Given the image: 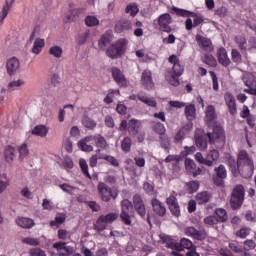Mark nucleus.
Here are the masks:
<instances>
[{
  "label": "nucleus",
  "instance_id": "nucleus-43",
  "mask_svg": "<svg viewBox=\"0 0 256 256\" xmlns=\"http://www.w3.org/2000/svg\"><path fill=\"white\" fill-rule=\"evenodd\" d=\"M94 229L98 233H101V231H105L107 229V222L100 216L96 223L94 224Z\"/></svg>",
  "mask_w": 256,
  "mask_h": 256
},
{
  "label": "nucleus",
  "instance_id": "nucleus-38",
  "mask_svg": "<svg viewBox=\"0 0 256 256\" xmlns=\"http://www.w3.org/2000/svg\"><path fill=\"white\" fill-rule=\"evenodd\" d=\"M196 108H195V104H189L188 106H186L185 108V115L188 119V121H193L196 117Z\"/></svg>",
  "mask_w": 256,
  "mask_h": 256
},
{
  "label": "nucleus",
  "instance_id": "nucleus-16",
  "mask_svg": "<svg viewBox=\"0 0 256 256\" xmlns=\"http://www.w3.org/2000/svg\"><path fill=\"white\" fill-rule=\"evenodd\" d=\"M194 139L196 146L198 149H200V151L207 150V135H205V131L197 129L194 134Z\"/></svg>",
  "mask_w": 256,
  "mask_h": 256
},
{
  "label": "nucleus",
  "instance_id": "nucleus-44",
  "mask_svg": "<svg viewBox=\"0 0 256 256\" xmlns=\"http://www.w3.org/2000/svg\"><path fill=\"white\" fill-rule=\"evenodd\" d=\"M125 13H128L131 17H135L137 13H139V7L137 6V3H130L125 8Z\"/></svg>",
  "mask_w": 256,
  "mask_h": 256
},
{
  "label": "nucleus",
  "instance_id": "nucleus-8",
  "mask_svg": "<svg viewBox=\"0 0 256 256\" xmlns=\"http://www.w3.org/2000/svg\"><path fill=\"white\" fill-rule=\"evenodd\" d=\"M98 191L102 201L105 203H109L111 199H117V197H119V192H117V190H113L103 182H99Z\"/></svg>",
  "mask_w": 256,
  "mask_h": 256
},
{
  "label": "nucleus",
  "instance_id": "nucleus-3",
  "mask_svg": "<svg viewBox=\"0 0 256 256\" xmlns=\"http://www.w3.org/2000/svg\"><path fill=\"white\" fill-rule=\"evenodd\" d=\"M91 141H94L98 149H107L108 147L107 140L105 139V137H103V135L94 134V135H90L82 138L78 142V148L81 149V151H85L86 153H91V151H93V147L87 144V143H91Z\"/></svg>",
  "mask_w": 256,
  "mask_h": 256
},
{
  "label": "nucleus",
  "instance_id": "nucleus-33",
  "mask_svg": "<svg viewBox=\"0 0 256 256\" xmlns=\"http://www.w3.org/2000/svg\"><path fill=\"white\" fill-rule=\"evenodd\" d=\"M211 199V193L207 191L200 192L196 195V200L198 205H205V203H209Z\"/></svg>",
  "mask_w": 256,
  "mask_h": 256
},
{
  "label": "nucleus",
  "instance_id": "nucleus-35",
  "mask_svg": "<svg viewBox=\"0 0 256 256\" xmlns=\"http://www.w3.org/2000/svg\"><path fill=\"white\" fill-rule=\"evenodd\" d=\"M234 43L238 45V49H240V51H247V38H245V36L243 35L235 36Z\"/></svg>",
  "mask_w": 256,
  "mask_h": 256
},
{
  "label": "nucleus",
  "instance_id": "nucleus-28",
  "mask_svg": "<svg viewBox=\"0 0 256 256\" xmlns=\"http://www.w3.org/2000/svg\"><path fill=\"white\" fill-rule=\"evenodd\" d=\"M13 3H15V0H6L2 11L0 12V25H3V21H5V18L9 15V11H11Z\"/></svg>",
  "mask_w": 256,
  "mask_h": 256
},
{
  "label": "nucleus",
  "instance_id": "nucleus-36",
  "mask_svg": "<svg viewBox=\"0 0 256 256\" xmlns=\"http://www.w3.org/2000/svg\"><path fill=\"white\" fill-rule=\"evenodd\" d=\"M137 98L142 103H145V105H148V107H157V100L153 97H147L145 95L138 94Z\"/></svg>",
  "mask_w": 256,
  "mask_h": 256
},
{
  "label": "nucleus",
  "instance_id": "nucleus-4",
  "mask_svg": "<svg viewBox=\"0 0 256 256\" xmlns=\"http://www.w3.org/2000/svg\"><path fill=\"white\" fill-rule=\"evenodd\" d=\"M127 49V40L125 38L118 39L115 43L110 44L106 48V56L110 59H119L125 54Z\"/></svg>",
  "mask_w": 256,
  "mask_h": 256
},
{
  "label": "nucleus",
  "instance_id": "nucleus-42",
  "mask_svg": "<svg viewBox=\"0 0 256 256\" xmlns=\"http://www.w3.org/2000/svg\"><path fill=\"white\" fill-rule=\"evenodd\" d=\"M216 115H215V107L213 106H208L206 109V122L211 125L214 120L216 119Z\"/></svg>",
  "mask_w": 256,
  "mask_h": 256
},
{
  "label": "nucleus",
  "instance_id": "nucleus-19",
  "mask_svg": "<svg viewBox=\"0 0 256 256\" xmlns=\"http://www.w3.org/2000/svg\"><path fill=\"white\" fill-rule=\"evenodd\" d=\"M141 83L145 89L151 91V89H155V83L153 82V73L151 70H144L141 77Z\"/></svg>",
  "mask_w": 256,
  "mask_h": 256
},
{
  "label": "nucleus",
  "instance_id": "nucleus-15",
  "mask_svg": "<svg viewBox=\"0 0 256 256\" xmlns=\"http://www.w3.org/2000/svg\"><path fill=\"white\" fill-rule=\"evenodd\" d=\"M6 69L8 75L10 77H14V75H17V73H19V69H21V62L18 60L17 57H12L7 60Z\"/></svg>",
  "mask_w": 256,
  "mask_h": 256
},
{
  "label": "nucleus",
  "instance_id": "nucleus-46",
  "mask_svg": "<svg viewBox=\"0 0 256 256\" xmlns=\"http://www.w3.org/2000/svg\"><path fill=\"white\" fill-rule=\"evenodd\" d=\"M49 55L56 57V59H61L63 57V48L61 46H52L49 49Z\"/></svg>",
  "mask_w": 256,
  "mask_h": 256
},
{
  "label": "nucleus",
  "instance_id": "nucleus-13",
  "mask_svg": "<svg viewBox=\"0 0 256 256\" xmlns=\"http://www.w3.org/2000/svg\"><path fill=\"white\" fill-rule=\"evenodd\" d=\"M111 73L117 85H119L122 88L128 86L129 81H127V78L125 77V74L122 73L121 69H119L118 67H112Z\"/></svg>",
  "mask_w": 256,
  "mask_h": 256
},
{
  "label": "nucleus",
  "instance_id": "nucleus-41",
  "mask_svg": "<svg viewBox=\"0 0 256 256\" xmlns=\"http://www.w3.org/2000/svg\"><path fill=\"white\" fill-rule=\"evenodd\" d=\"M159 140H160V145H161L162 149H165V151L167 153H169V151L171 149V143L169 141V136H167L166 134H162L159 136Z\"/></svg>",
  "mask_w": 256,
  "mask_h": 256
},
{
  "label": "nucleus",
  "instance_id": "nucleus-64",
  "mask_svg": "<svg viewBox=\"0 0 256 256\" xmlns=\"http://www.w3.org/2000/svg\"><path fill=\"white\" fill-rule=\"evenodd\" d=\"M253 49H256V38L250 37L247 43L246 51H253Z\"/></svg>",
  "mask_w": 256,
  "mask_h": 256
},
{
  "label": "nucleus",
  "instance_id": "nucleus-48",
  "mask_svg": "<svg viewBox=\"0 0 256 256\" xmlns=\"http://www.w3.org/2000/svg\"><path fill=\"white\" fill-rule=\"evenodd\" d=\"M186 189H187V192L190 194L196 193V191L199 190V181L192 180L186 183Z\"/></svg>",
  "mask_w": 256,
  "mask_h": 256
},
{
  "label": "nucleus",
  "instance_id": "nucleus-39",
  "mask_svg": "<svg viewBox=\"0 0 256 256\" xmlns=\"http://www.w3.org/2000/svg\"><path fill=\"white\" fill-rule=\"evenodd\" d=\"M152 131H154V133H157L159 137L167 133V129H165V125L161 122H154L152 124Z\"/></svg>",
  "mask_w": 256,
  "mask_h": 256
},
{
  "label": "nucleus",
  "instance_id": "nucleus-32",
  "mask_svg": "<svg viewBox=\"0 0 256 256\" xmlns=\"http://www.w3.org/2000/svg\"><path fill=\"white\" fill-rule=\"evenodd\" d=\"M4 158L7 161V163H13V161L15 160V148L13 146H6L4 150Z\"/></svg>",
  "mask_w": 256,
  "mask_h": 256
},
{
  "label": "nucleus",
  "instance_id": "nucleus-58",
  "mask_svg": "<svg viewBox=\"0 0 256 256\" xmlns=\"http://www.w3.org/2000/svg\"><path fill=\"white\" fill-rule=\"evenodd\" d=\"M101 217L104 219V222L107 223H113V221H117V218L119 215L117 213H108L106 215H101Z\"/></svg>",
  "mask_w": 256,
  "mask_h": 256
},
{
  "label": "nucleus",
  "instance_id": "nucleus-29",
  "mask_svg": "<svg viewBox=\"0 0 256 256\" xmlns=\"http://www.w3.org/2000/svg\"><path fill=\"white\" fill-rule=\"evenodd\" d=\"M113 41V36L109 33H105L101 36L100 40L98 41L99 49L105 51L107 49V45H109Z\"/></svg>",
  "mask_w": 256,
  "mask_h": 256
},
{
  "label": "nucleus",
  "instance_id": "nucleus-17",
  "mask_svg": "<svg viewBox=\"0 0 256 256\" xmlns=\"http://www.w3.org/2000/svg\"><path fill=\"white\" fill-rule=\"evenodd\" d=\"M224 101L230 115H235L237 113V101L235 100V96L231 92H226L224 94Z\"/></svg>",
  "mask_w": 256,
  "mask_h": 256
},
{
  "label": "nucleus",
  "instance_id": "nucleus-14",
  "mask_svg": "<svg viewBox=\"0 0 256 256\" xmlns=\"http://www.w3.org/2000/svg\"><path fill=\"white\" fill-rule=\"evenodd\" d=\"M168 247H171V249H175V251H184V249H187L190 251L191 249H195V246L193 245V242L187 238H182L179 243H167Z\"/></svg>",
  "mask_w": 256,
  "mask_h": 256
},
{
  "label": "nucleus",
  "instance_id": "nucleus-45",
  "mask_svg": "<svg viewBox=\"0 0 256 256\" xmlns=\"http://www.w3.org/2000/svg\"><path fill=\"white\" fill-rule=\"evenodd\" d=\"M133 211V203L129 199L121 201V213H130Z\"/></svg>",
  "mask_w": 256,
  "mask_h": 256
},
{
  "label": "nucleus",
  "instance_id": "nucleus-26",
  "mask_svg": "<svg viewBox=\"0 0 256 256\" xmlns=\"http://www.w3.org/2000/svg\"><path fill=\"white\" fill-rule=\"evenodd\" d=\"M16 225L22 229H32V227H35V220L27 217H18L16 219Z\"/></svg>",
  "mask_w": 256,
  "mask_h": 256
},
{
  "label": "nucleus",
  "instance_id": "nucleus-27",
  "mask_svg": "<svg viewBox=\"0 0 256 256\" xmlns=\"http://www.w3.org/2000/svg\"><path fill=\"white\" fill-rule=\"evenodd\" d=\"M196 40L199 43V45L203 51H208V52L213 51V45L211 44V40H209L201 35H197Z\"/></svg>",
  "mask_w": 256,
  "mask_h": 256
},
{
  "label": "nucleus",
  "instance_id": "nucleus-5",
  "mask_svg": "<svg viewBox=\"0 0 256 256\" xmlns=\"http://www.w3.org/2000/svg\"><path fill=\"white\" fill-rule=\"evenodd\" d=\"M206 137H208L210 145H214L216 149H223L225 147L226 138L223 127L219 125L214 126L213 133L208 132Z\"/></svg>",
  "mask_w": 256,
  "mask_h": 256
},
{
  "label": "nucleus",
  "instance_id": "nucleus-34",
  "mask_svg": "<svg viewBox=\"0 0 256 256\" xmlns=\"http://www.w3.org/2000/svg\"><path fill=\"white\" fill-rule=\"evenodd\" d=\"M48 133L49 129L45 125H37L32 130V135H36V137H47Z\"/></svg>",
  "mask_w": 256,
  "mask_h": 256
},
{
  "label": "nucleus",
  "instance_id": "nucleus-18",
  "mask_svg": "<svg viewBox=\"0 0 256 256\" xmlns=\"http://www.w3.org/2000/svg\"><path fill=\"white\" fill-rule=\"evenodd\" d=\"M166 203L169 207L170 213L174 217H180L181 216V208L179 207V202H177V197L170 196L166 199Z\"/></svg>",
  "mask_w": 256,
  "mask_h": 256
},
{
  "label": "nucleus",
  "instance_id": "nucleus-61",
  "mask_svg": "<svg viewBox=\"0 0 256 256\" xmlns=\"http://www.w3.org/2000/svg\"><path fill=\"white\" fill-rule=\"evenodd\" d=\"M30 256H47V254L41 248H31L29 250Z\"/></svg>",
  "mask_w": 256,
  "mask_h": 256
},
{
  "label": "nucleus",
  "instance_id": "nucleus-49",
  "mask_svg": "<svg viewBox=\"0 0 256 256\" xmlns=\"http://www.w3.org/2000/svg\"><path fill=\"white\" fill-rule=\"evenodd\" d=\"M215 213L220 223H225V221H227L228 216H227V211L225 209L218 208L215 210Z\"/></svg>",
  "mask_w": 256,
  "mask_h": 256
},
{
  "label": "nucleus",
  "instance_id": "nucleus-63",
  "mask_svg": "<svg viewBox=\"0 0 256 256\" xmlns=\"http://www.w3.org/2000/svg\"><path fill=\"white\" fill-rule=\"evenodd\" d=\"M120 219L126 225H131V215H129V212H121L120 213Z\"/></svg>",
  "mask_w": 256,
  "mask_h": 256
},
{
  "label": "nucleus",
  "instance_id": "nucleus-60",
  "mask_svg": "<svg viewBox=\"0 0 256 256\" xmlns=\"http://www.w3.org/2000/svg\"><path fill=\"white\" fill-rule=\"evenodd\" d=\"M204 223L205 225H217V223H219V218H217V216H207L206 218H204Z\"/></svg>",
  "mask_w": 256,
  "mask_h": 256
},
{
  "label": "nucleus",
  "instance_id": "nucleus-7",
  "mask_svg": "<svg viewBox=\"0 0 256 256\" xmlns=\"http://www.w3.org/2000/svg\"><path fill=\"white\" fill-rule=\"evenodd\" d=\"M245 201V187L241 184H237L231 193L230 205L232 209H239Z\"/></svg>",
  "mask_w": 256,
  "mask_h": 256
},
{
  "label": "nucleus",
  "instance_id": "nucleus-52",
  "mask_svg": "<svg viewBox=\"0 0 256 256\" xmlns=\"http://www.w3.org/2000/svg\"><path fill=\"white\" fill-rule=\"evenodd\" d=\"M115 95H121V92L119 91V89H110L107 96L104 98V102L107 103L108 105L113 103V97H115Z\"/></svg>",
  "mask_w": 256,
  "mask_h": 256
},
{
  "label": "nucleus",
  "instance_id": "nucleus-21",
  "mask_svg": "<svg viewBox=\"0 0 256 256\" xmlns=\"http://www.w3.org/2000/svg\"><path fill=\"white\" fill-rule=\"evenodd\" d=\"M191 129H193V122H189L181 127L174 137V143H181L185 139V135H189Z\"/></svg>",
  "mask_w": 256,
  "mask_h": 256
},
{
  "label": "nucleus",
  "instance_id": "nucleus-62",
  "mask_svg": "<svg viewBox=\"0 0 256 256\" xmlns=\"http://www.w3.org/2000/svg\"><path fill=\"white\" fill-rule=\"evenodd\" d=\"M18 151L20 153V159H23L24 157H27V155H29V149H27L26 143L22 144L19 147Z\"/></svg>",
  "mask_w": 256,
  "mask_h": 256
},
{
  "label": "nucleus",
  "instance_id": "nucleus-20",
  "mask_svg": "<svg viewBox=\"0 0 256 256\" xmlns=\"http://www.w3.org/2000/svg\"><path fill=\"white\" fill-rule=\"evenodd\" d=\"M185 169L188 175H191L192 177H197L198 175H201V168H197V164H195V161L191 160V158L185 159Z\"/></svg>",
  "mask_w": 256,
  "mask_h": 256
},
{
  "label": "nucleus",
  "instance_id": "nucleus-59",
  "mask_svg": "<svg viewBox=\"0 0 256 256\" xmlns=\"http://www.w3.org/2000/svg\"><path fill=\"white\" fill-rule=\"evenodd\" d=\"M197 151V148L195 146H185L184 150L181 152L182 157H187L189 155H193Z\"/></svg>",
  "mask_w": 256,
  "mask_h": 256
},
{
  "label": "nucleus",
  "instance_id": "nucleus-40",
  "mask_svg": "<svg viewBox=\"0 0 256 256\" xmlns=\"http://www.w3.org/2000/svg\"><path fill=\"white\" fill-rule=\"evenodd\" d=\"M231 60L236 65H241V63H243V55H241V52H239L237 48L231 50Z\"/></svg>",
  "mask_w": 256,
  "mask_h": 256
},
{
  "label": "nucleus",
  "instance_id": "nucleus-55",
  "mask_svg": "<svg viewBox=\"0 0 256 256\" xmlns=\"http://www.w3.org/2000/svg\"><path fill=\"white\" fill-rule=\"evenodd\" d=\"M23 85H25V81H23L22 79H18V80H14V81H11L10 83H8L7 87L11 91H15V89H17Z\"/></svg>",
  "mask_w": 256,
  "mask_h": 256
},
{
  "label": "nucleus",
  "instance_id": "nucleus-54",
  "mask_svg": "<svg viewBox=\"0 0 256 256\" xmlns=\"http://www.w3.org/2000/svg\"><path fill=\"white\" fill-rule=\"evenodd\" d=\"M65 214H58L55 217V221H51L50 222V226L51 227H59V225H63V223H65Z\"/></svg>",
  "mask_w": 256,
  "mask_h": 256
},
{
  "label": "nucleus",
  "instance_id": "nucleus-37",
  "mask_svg": "<svg viewBox=\"0 0 256 256\" xmlns=\"http://www.w3.org/2000/svg\"><path fill=\"white\" fill-rule=\"evenodd\" d=\"M43 47H45V39L37 38L34 41V44L32 47V53H34L35 55H39Z\"/></svg>",
  "mask_w": 256,
  "mask_h": 256
},
{
  "label": "nucleus",
  "instance_id": "nucleus-24",
  "mask_svg": "<svg viewBox=\"0 0 256 256\" xmlns=\"http://www.w3.org/2000/svg\"><path fill=\"white\" fill-rule=\"evenodd\" d=\"M133 29V23L130 20L122 19L115 25V33H125V31H131Z\"/></svg>",
  "mask_w": 256,
  "mask_h": 256
},
{
  "label": "nucleus",
  "instance_id": "nucleus-1",
  "mask_svg": "<svg viewBox=\"0 0 256 256\" xmlns=\"http://www.w3.org/2000/svg\"><path fill=\"white\" fill-rule=\"evenodd\" d=\"M229 165L231 167V172L234 177H243L244 179H249L253 177L255 171V164L253 159L249 156L246 150H241L237 155V161L235 159L229 160Z\"/></svg>",
  "mask_w": 256,
  "mask_h": 256
},
{
  "label": "nucleus",
  "instance_id": "nucleus-53",
  "mask_svg": "<svg viewBox=\"0 0 256 256\" xmlns=\"http://www.w3.org/2000/svg\"><path fill=\"white\" fill-rule=\"evenodd\" d=\"M79 165L83 175H85V177H87L88 179H91V174H89V165H87V161H85V159H80Z\"/></svg>",
  "mask_w": 256,
  "mask_h": 256
},
{
  "label": "nucleus",
  "instance_id": "nucleus-51",
  "mask_svg": "<svg viewBox=\"0 0 256 256\" xmlns=\"http://www.w3.org/2000/svg\"><path fill=\"white\" fill-rule=\"evenodd\" d=\"M82 124L86 127V129H95V127H97V123L95 121H93V119H91L88 116H84L82 119Z\"/></svg>",
  "mask_w": 256,
  "mask_h": 256
},
{
  "label": "nucleus",
  "instance_id": "nucleus-25",
  "mask_svg": "<svg viewBox=\"0 0 256 256\" xmlns=\"http://www.w3.org/2000/svg\"><path fill=\"white\" fill-rule=\"evenodd\" d=\"M185 234L188 235V237H192L193 239H196L197 241H203L207 237L205 232H201L195 229V227L185 228Z\"/></svg>",
  "mask_w": 256,
  "mask_h": 256
},
{
  "label": "nucleus",
  "instance_id": "nucleus-12",
  "mask_svg": "<svg viewBox=\"0 0 256 256\" xmlns=\"http://www.w3.org/2000/svg\"><path fill=\"white\" fill-rule=\"evenodd\" d=\"M52 247L56 249L59 256H69L75 253V248L73 246H67V242H56Z\"/></svg>",
  "mask_w": 256,
  "mask_h": 256
},
{
  "label": "nucleus",
  "instance_id": "nucleus-11",
  "mask_svg": "<svg viewBox=\"0 0 256 256\" xmlns=\"http://www.w3.org/2000/svg\"><path fill=\"white\" fill-rule=\"evenodd\" d=\"M133 205L136 213H138L142 219H145V216L147 215V208H145V202L141 195L135 194L133 196Z\"/></svg>",
  "mask_w": 256,
  "mask_h": 256
},
{
  "label": "nucleus",
  "instance_id": "nucleus-57",
  "mask_svg": "<svg viewBox=\"0 0 256 256\" xmlns=\"http://www.w3.org/2000/svg\"><path fill=\"white\" fill-rule=\"evenodd\" d=\"M204 63L210 67H215V65H217V59H215V57L211 54H206L204 55Z\"/></svg>",
  "mask_w": 256,
  "mask_h": 256
},
{
  "label": "nucleus",
  "instance_id": "nucleus-6",
  "mask_svg": "<svg viewBox=\"0 0 256 256\" xmlns=\"http://www.w3.org/2000/svg\"><path fill=\"white\" fill-rule=\"evenodd\" d=\"M172 24H173V18L169 13L161 14L153 22L154 28L157 29V31H160L161 33H168V34L173 33V27H171Z\"/></svg>",
  "mask_w": 256,
  "mask_h": 256
},
{
  "label": "nucleus",
  "instance_id": "nucleus-31",
  "mask_svg": "<svg viewBox=\"0 0 256 256\" xmlns=\"http://www.w3.org/2000/svg\"><path fill=\"white\" fill-rule=\"evenodd\" d=\"M81 15V9L80 8H74L69 10L66 13V23H73V21H76L77 18Z\"/></svg>",
  "mask_w": 256,
  "mask_h": 256
},
{
  "label": "nucleus",
  "instance_id": "nucleus-50",
  "mask_svg": "<svg viewBox=\"0 0 256 256\" xmlns=\"http://www.w3.org/2000/svg\"><path fill=\"white\" fill-rule=\"evenodd\" d=\"M99 20L95 16H86L85 17V25L87 27H99Z\"/></svg>",
  "mask_w": 256,
  "mask_h": 256
},
{
  "label": "nucleus",
  "instance_id": "nucleus-56",
  "mask_svg": "<svg viewBox=\"0 0 256 256\" xmlns=\"http://www.w3.org/2000/svg\"><path fill=\"white\" fill-rule=\"evenodd\" d=\"M22 243H25L26 245H32L33 247L41 245V241H39V239L31 237L23 238Z\"/></svg>",
  "mask_w": 256,
  "mask_h": 256
},
{
  "label": "nucleus",
  "instance_id": "nucleus-23",
  "mask_svg": "<svg viewBox=\"0 0 256 256\" xmlns=\"http://www.w3.org/2000/svg\"><path fill=\"white\" fill-rule=\"evenodd\" d=\"M151 206H152L154 213H156V215H158V217H165V215L167 213V208H165V205H163L162 202L159 201V199L153 198L151 200Z\"/></svg>",
  "mask_w": 256,
  "mask_h": 256
},
{
  "label": "nucleus",
  "instance_id": "nucleus-47",
  "mask_svg": "<svg viewBox=\"0 0 256 256\" xmlns=\"http://www.w3.org/2000/svg\"><path fill=\"white\" fill-rule=\"evenodd\" d=\"M131 137L126 136L122 142H121V149L124 153H130L131 152Z\"/></svg>",
  "mask_w": 256,
  "mask_h": 256
},
{
  "label": "nucleus",
  "instance_id": "nucleus-22",
  "mask_svg": "<svg viewBox=\"0 0 256 256\" xmlns=\"http://www.w3.org/2000/svg\"><path fill=\"white\" fill-rule=\"evenodd\" d=\"M217 59H218V63H220L222 67H229V65H231V59L227 54V49H225L224 47L218 48Z\"/></svg>",
  "mask_w": 256,
  "mask_h": 256
},
{
  "label": "nucleus",
  "instance_id": "nucleus-2",
  "mask_svg": "<svg viewBox=\"0 0 256 256\" xmlns=\"http://www.w3.org/2000/svg\"><path fill=\"white\" fill-rule=\"evenodd\" d=\"M168 63H171L173 67L172 71L166 73L165 79L169 85H172V87H179L181 83L179 77L185 72V67L181 64V60H179V57L175 54L169 56Z\"/></svg>",
  "mask_w": 256,
  "mask_h": 256
},
{
  "label": "nucleus",
  "instance_id": "nucleus-9",
  "mask_svg": "<svg viewBox=\"0 0 256 256\" xmlns=\"http://www.w3.org/2000/svg\"><path fill=\"white\" fill-rule=\"evenodd\" d=\"M215 173L212 175V180L216 187H223L225 185V179H227V169L223 164H220L214 169Z\"/></svg>",
  "mask_w": 256,
  "mask_h": 256
},
{
  "label": "nucleus",
  "instance_id": "nucleus-10",
  "mask_svg": "<svg viewBox=\"0 0 256 256\" xmlns=\"http://www.w3.org/2000/svg\"><path fill=\"white\" fill-rule=\"evenodd\" d=\"M172 11L178 15V17H194V27H199L201 23H203V17L197 15L195 12H191L189 10L173 7Z\"/></svg>",
  "mask_w": 256,
  "mask_h": 256
},
{
  "label": "nucleus",
  "instance_id": "nucleus-30",
  "mask_svg": "<svg viewBox=\"0 0 256 256\" xmlns=\"http://www.w3.org/2000/svg\"><path fill=\"white\" fill-rule=\"evenodd\" d=\"M141 127V122L135 119H131L128 122V131L130 135L135 136L139 133V128Z\"/></svg>",
  "mask_w": 256,
  "mask_h": 256
}]
</instances>
